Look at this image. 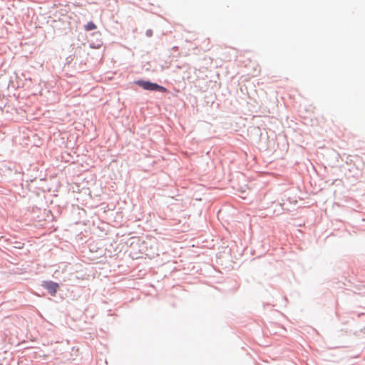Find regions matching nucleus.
<instances>
[{"label":"nucleus","mask_w":365,"mask_h":365,"mask_svg":"<svg viewBox=\"0 0 365 365\" xmlns=\"http://www.w3.org/2000/svg\"><path fill=\"white\" fill-rule=\"evenodd\" d=\"M136 83L145 90L148 91H158L160 92H167V89L158 84L151 83L146 81H138Z\"/></svg>","instance_id":"1"},{"label":"nucleus","mask_w":365,"mask_h":365,"mask_svg":"<svg viewBox=\"0 0 365 365\" xmlns=\"http://www.w3.org/2000/svg\"><path fill=\"white\" fill-rule=\"evenodd\" d=\"M44 287L51 295H54L58 290V284L56 282L50 281L45 282Z\"/></svg>","instance_id":"2"},{"label":"nucleus","mask_w":365,"mask_h":365,"mask_svg":"<svg viewBox=\"0 0 365 365\" xmlns=\"http://www.w3.org/2000/svg\"><path fill=\"white\" fill-rule=\"evenodd\" d=\"M84 29L86 31H92L96 29V26L93 22L90 21L84 26Z\"/></svg>","instance_id":"3"}]
</instances>
